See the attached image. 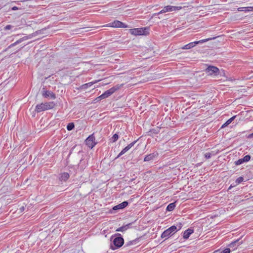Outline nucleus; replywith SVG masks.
Returning a JSON list of instances; mask_svg holds the SVG:
<instances>
[{
	"mask_svg": "<svg viewBox=\"0 0 253 253\" xmlns=\"http://www.w3.org/2000/svg\"><path fill=\"white\" fill-rule=\"evenodd\" d=\"M55 106V104L53 102L42 103L37 104L35 107V111L40 113L48 109L53 108Z\"/></svg>",
	"mask_w": 253,
	"mask_h": 253,
	"instance_id": "1",
	"label": "nucleus"
},
{
	"mask_svg": "<svg viewBox=\"0 0 253 253\" xmlns=\"http://www.w3.org/2000/svg\"><path fill=\"white\" fill-rule=\"evenodd\" d=\"M122 85V84H117L116 85L113 86V87L105 91L102 94L98 97L97 98L101 100L108 97L109 96L111 95L113 93H114L116 91L119 89L121 86Z\"/></svg>",
	"mask_w": 253,
	"mask_h": 253,
	"instance_id": "2",
	"label": "nucleus"
},
{
	"mask_svg": "<svg viewBox=\"0 0 253 253\" xmlns=\"http://www.w3.org/2000/svg\"><path fill=\"white\" fill-rule=\"evenodd\" d=\"M129 31L131 35L135 36L147 35L149 34V28L145 27L130 29Z\"/></svg>",
	"mask_w": 253,
	"mask_h": 253,
	"instance_id": "3",
	"label": "nucleus"
},
{
	"mask_svg": "<svg viewBox=\"0 0 253 253\" xmlns=\"http://www.w3.org/2000/svg\"><path fill=\"white\" fill-rule=\"evenodd\" d=\"M205 72L209 76H217L220 73L219 69L212 65H209L205 70Z\"/></svg>",
	"mask_w": 253,
	"mask_h": 253,
	"instance_id": "4",
	"label": "nucleus"
},
{
	"mask_svg": "<svg viewBox=\"0 0 253 253\" xmlns=\"http://www.w3.org/2000/svg\"><path fill=\"white\" fill-rule=\"evenodd\" d=\"M177 231L176 227L175 226H172L169 227V229L165 230L161 235V237L162 238H167L169 236H171L174 234Z\"/></svg>",
	"mask_w": 253,
	"mask_h": 253,
	"instance_id": "5",
	"label": "nucleus"
},
{
	"mask_svg": "<svg viewBox=\"0 0 253 253\" xmlns=\"http://www.w3.org/2000/svg\"><path fill=\"white\" fill-rule=\"evenodd\" d=\"M124 243V239L122 237H116L113 240V244L115 247L114 248L113 246H111V249L114 250L117 248H120L123 246Z\"/></svg>",
	"mask_w": 253,
	"mask_h": 253,
	"instance_id": "6",
	"label": "nucleus"
},
{
	"mask_svg": "<svg viewBox=\"0 0 253 253\" xmlns=\"http://www.w3.org/2000/svg\"><path fill=\"white\" fill-rule=\"evenodd\" d=\"M106 26L112 27L114 28H126L127 26L124 23L119 21L115 20L112 23H110L106 25Z\"/></svg>",
	"mask_w": 253,
	"mask_h": 253,
	"instance_id": "7",
	"label": "nucleus"
},
{
	"mask_svg": "<svg viewBox=\"0 0 253 253\" xmlns=\"http://www.w3.org/2000/svg\"><path fill=\"white\" fill-rule=\"evenodd\" d=\"M181 8L180 6H173L168 5L165 6L162 10L159 12V14H162L167 12L176 11L179 10Z\"/></svg>",
	"mask_w": 253,
	"mask_h": 253,
	"instance_id": "8",
	"label": "nucleus"
},
{
	"mask_svg": "<svg viewBox=\"0 0 253 253\" xmlns=\"http://www.w3.org/2000/svg\"><path fill=\"white\" fill-rule=\"evenodd\" d=\"M95 137L93 134L89 135L85 140L86 144L90 148H92L96 144L94 142Z\"/></svg>",
	"mask_w": 253,
	"mask_h": 253,
	"instance_id": "9",
	"label": "nucleus"
},
{
	"mask_svg": "<svg viewBox=\"0 0 253 253\" xmlns=\"http://www.w3.org/2000/svg\"><path fill=\"white\" fill-rule=\"evenodd\" d=\"M128 202L127 201H124L122 203L114 206L111 210L110 212L111 213L114 212V211H117L118 210H122L126 208L128 205Z\"/></svg>",
	"mask_w": 253,
	"mask_h": 253,
	"instance_id": "10",
	"label": "nucleus"
},
{
	"mask_svg": "<svg viewBox=\"0 0 253 253\" xmlns=\"http://www.w3.org/2000/svg\"><path fill=\"white\" fill-rule=\"evenodd\" d=\"M42 95L45 98H50L53 99L56 98L55 94L52 91L48 90H43L42 92Z\"/></svg>",
	"mask_w": 253,
	"mask_h": 253,
	"instance_id": "11",
	"label": "nucleus"
},
{
	"mask_svg": "<svg viewBox=\"0 0 253 253\" xmlns=\"http://www.w3.org/2000/svg\"><path fill=\"white\" fill-rule=\"evenodd\" d=\"M32 37H33V36L32 35H29V36H25V37H23L22 38H21L20 39L17 40L15 42L11 44L8 46V48H11L12 47H13L14 46H15V45H16L21 43L23 41L27 40L28 39H29L31 38Z\"/></svg>",
	"mask_w": 253,
	"mask_h": 253,
	"instance_id": "12",
	"label": "nucleus"
},
{
	"mask_svg": "<svg viewBox=\"0 0 253 253\" xmlns=\"http://www.w3.org/2000/svg\"><path fill=\"white\" fill-rule=\"evenodd\" d=\"M251 159V156L249 155H246L243 158L240 159L235 162V164L237 166L242 164L245 162H248Z\"/></svg>",
	"mask_w": 253,
	"mask_h": 253,
	"instance_id": "13",
	"label": "nucleus"
},
{
	"mask_svg": "<svg viewBox=\"0 0 253 253\" xmlns=\"http://www.w3.org/2000/svg\"><path fill=\"white\" fill-rule=\"evenodd\" d=\"M193 232L194 230L192 228H189L187 229L183 233V238L184 239H187L189 237L190 235L193 233Z\"/></svg>",
	"mask_w": 253,
	"mask_h": 253,
	"instance_id": "14",
	"label": "nucleus"
},
{
	"mask_svg": "<svg viewBox=\"0 0 253 253\" xmlns=\"http://www.w3.org/2000/svg\"><path fill=\"white\" fill-rule=\"evenodd\" d=\"M198 44V42L196 41L194 42H191L185 45L184 46L182 47L183 49H189L191 48L194 47L196 44Z\"/></svg>",
	"mask_w": 253,
	"mask_h": 253,
	"instance_id": "15",
	"label": "nucleus"
},
{
	"mask_svg": "<svg viewBox=\"0 0 253 253\" xmlns=\"http://www.w3.org/2000/svg\"><path fill=\"white\" fill-rule=\"evenodd\" d=\"M99 81V80H98V81H95L94 82H90V83H87V84H83L81 86L80 88L81 89H85L87 88H88V87L91 86L92 84L96 83Z\"/></svg>",
	"mask_w": 253,
	"mask_h": 253,
	"instance_id": "16",
	"label": "nucleus"
},
{
	"mask_svg": "<svg viewBox=\"0 0 253 253\" xmlns=\"http://www.w3.org/2000/svg\"><path fill=\"white\" fill-rule=\"evenodd\" d=\"M239 11H253V6L243 7L238 8Z\"/></svg>",
	"mask_w": 253,
	"mask_h": 253,
	"instance_id": "17",
	"label": "nucleus"
},
{
	"mask_svg": "<svg viewBox=\"0 0 253 253\" xmlns=\"http://www.w3.org/2000/svg\"><path fill=\"white\" fill-rule=\"evenodd\" d=\"M155 156V155L154 153H152V154L147 155L144 158V161L145 162H149L150 161H151L154 159Z\"/></svg>",
	"mask_w": 253,
	"mask_h": 253,
	"instance_id": "18",
	"label": "nucleus"
},
{
	"mask_svg": "<svg viewBox=\"0 0 253 253\" xmlns=\"http://www.w3.org/2000/svg\"><path fill=\"white\" fill-rule=\"evenodd\" d=\"M69 177V174L67 172H64L61 174V175L60 177V179L61 181H66Z\"/></svg>",
	"mask_w": 253,
	"mask_h": 253,
	"instance_id": "19",
	"label": "nucleus"
},
{
	"mask_svg": "<svg viewBox=\"0 0 253 253\" xmlns=\"http://www.w3.org/2000/svg\"><path fill=\"white\" fill-rule=\"evenodd\" d=\"M236 117V116H234L229 120H228L221 126V128L224 127L229 125Z\"/></svg>",
	"mask_w": 253,
	"mask_h": 253,
	"instance_id": "20",
	"label": "nucleus"
},
{
	"mask_svg": "<svg viewBox=\"0 0 253 253\" xmlns=\"http://www.w3.org/2000/svg\"><path fill=\"white\" fill-rule=\"evenodd\" d=\"M130 224H126L125 226H122L116 229V231L124 232L128 228Z\"/></svg>",
	"mask_w": 253,
	"mask_h": 253,
	"instance_id": "21",
	"label": "nucleus"
},
{
	"mask_svg": "<svg viewBox=\"0 0 253 253\" xmlns=\"http://www.w3.org/2000/svg\"><path fill=\"white\" fill-rule=\"evenodd\" d=\"M175 207V203H172L169 204L167 207V211H173Z\"/></svg>",
	"mask_w": 253,
	"mask_h": 253,
	"instance_id": "22",
	"label": "nucleus"
},
{
	"mask_svg": "<svg viewBox=\"0 0 253 253\" xmlns=\"http://www.w3.org/2000/svg\"><path fill=\"white\" fill-rule=\"evenodd\" d=\"M129 150V149L126 146L125 148H124L121 152L119 153L116 158H119L121 156L124 154L126 152Z\"/></svg>",
	"mask_w": 253,
	"mask_h": 253,
	"instance_id": "23",
	"label": "nucleus"
},
{
	"mask_svg": "<svg viewBox=\"0 0 253 253\" xmlns=\"http://www.w3.org/2000/svg\"><path fill=\"white\" fill-rule=\"evenodd\" d=\"M239 240H237L234 242H232L231 243H230L229 245V247L230 248H233V247H235L237 244V246H238L240 244V243H239Z\"/></svg>",
	"mask_w": 253,
	"mask_h": 253,
	"instance_id": "24",
	"label": "nucleus"
},
{
	"mask_svg": "<svg viewBox=\"0 0 253 253\" xmlns=\"http://www.w3.org/2000/svg\"><path fill=\"white\" fill-rule=\"evenodd\" d=\"M119 138V135L115 133L113 135V136L112 137V138L110 139L111 142L112 143H114L116 142Z\"/></svg>",
	"mask_w": 253,
	"mask_h": 253,
	"instance_id": "25",
	"label": "nucleus"
},
{
	"mask_svg": "<svg viewBox=\"0 0 253 253\" xmlns=\"http://www.w3.org/2000/svg\"><path fill=\"white\" fill-rule=\"evenodd\" d=\"M75 127L74 124L73 123H69L67 126V129L68 130H72Z\"/></svg>",
	"mask_w": 253,
	"mask_h": 253,
	"instance_id": "26",
	"label": "nucleus"
},
{
	"mask_svg": "<svg viewBox=\"0 0 253 253\" xmlns=\"http://www.w3.org/2000/svg\"><path fill=\"white\" fill-rule=\"evenodd\" d=\"M215 38H208V39H204V40H200V41H196V42H198V44L200 43H204V42H206L207 41H209L210 40H212V39H214Z\"/></svg>",
	"mask_w": 253,
	"mask_h": 253,
	"instance_id": "27",
	"label": "nucleus"
},
{
	"mask_svg": "<svg viewBox=\"0 0 253 253\" xmlns=\"http://www.w3.org/2000/svg\"><path fill=\"white\" fill-rule=\"evenodd\" d=\"M160 131V128H154V129H151L149 132L152 133V134H157Z\"/></svg>",
	"mask_w": 253,
	"mask_h": 253,
	"instance_id": "28",
	"label": "nucleus"
},
{
	"mask_svg": "<svg viewBox=\"0 0 253 253\" xmlns=\"http://www.w3.org/2000/svg\"><path fill=\"white\" fill-rule=\"evenodd\" d=\"M244 180V178L243 177L240 176L236 180V183L237 184H239L241 183Z\"/></svg>",
	"mask_w": 253,
	"mask_h": 253,
	"instance_id": "29",
	"label": "nucleus"
},
{
	"mask_svg": "<svg viewBox=\"0 0 253 253\" xmlns=\"http://www.w3.org/2000/svg\"><path fill=\"white\" fill-rule=\"evenodd\" d=\"M136 142V141H134L127 146V147L129 149V150L134 145Z\"/></svg>",
	"mask_w": 253,
	"mask_h": 253,
	"instance_id": "30",
	"label": "nucleus"
},
{
	"mask_svg": "<svg viewBox=\"0 0 253 253\" xmlns=\"http://www.w3.org/2000/svg\"><path fill=\"white\" fill-rule=\"evenodd\" d=\"M136 142V141H134L127 146V147L129 149V150L134 145Z\"/></svg>",
	"mask_w": 253,
	"mask_h": 253,
	"instance_id": "31",
	"label": "nucleus"
},
{
	"mask_svg": "<svg viewBox=\"0 0 253 253\" xmlns=\"http://www.w3.org/2000/svg\"><path fill=\"white\" fill-rule=\"evenodd\" d=\"M230 253V250L229 248L225 249L224 250H223L222 252H219V253Z\"/></svg>",
	"mask_w": 253,
	"mask_h": 253,
	"instance_id": "32",
	"label": "nucleus"
},
{
	"mask_svg": "<svg viewBox=\"0 0 253 253\" xmlns=\"http://www.w3.org/2000/svg\"><path fill=\"white\" fill-rule=\"evenodd\" d=\"M211 153H206L205 154V157L207 159H210L211 157Z\"/></svg>",
	"mask_w": 253,
	"mask_h": 253,
	"instance_id": "33",
	"label": "nucleus"
},
{
	"mask_svg": "<svg viewBox=\"0 0 253 253\" xmlns=\"http://www.w3.org/2000/svg\"><path fill=\"white\" fill-rule=\"evenodd\" d=\"M12 27L13 26L12 25H8L4 28V29L5 30H8L11 29Z\"/></svg>",
	"mask_w": 253,
	"mask_h": 253,
	"instance_id": "34",
	"label": "nucleus"
},
{
	"mask_svg": "<svg viewBox=\"0 0 253 253\" xmlns=\"http://www.w3.org/2000/svg\"><path fill=\"white\" fill-rule=\"evenodd\" d=\"M25 210V208L24 206H21V207H20V208L19 209V211L20 212H22L24 211Z\"/></svg>",
	"mask_w": 253,
	"mask_h": 253,
	"instance_id": "35",
	"label": "nucleus"
},
{
	"mask_svg": "<svg viewBox=\"0 0 253 253\" xmlns=\"http://www.w3.org/2000/svg\"><path fill=\"white\" fill-rule=\"evenodd\" d=\"M18 9H19V8H18L17 7H16V6H13V7H12L11 8V9H12V10H18Z\"/></svg>",
	"mask_w": 253,
	"mask_h": 253,
	"instance_id": "36",
	"label": "nucleus"
},
{
	"mask_svg": "<svg viewBox=\"0 0 253 253\" xmlns=\"http://www.w3.org/2000/svg\"><path fill=\"white\" fill-rule=\"evenodd\" d=\"M253 132L251 134H250L249 136H248V138H253Z\"/></svg>",
	"mask_w": 253,
	"mask_h": 253,
	"instance_id": "37",
	"label": "nucleus"
},
{
	"mask_svg": "<svg viewBox=\"0 0 253 253\" xmlns=\"http://www.w3.org/2000/svg\"><path fill=\"white\" fill-rule=\"evenodd\" d=\"M160 14H159V12L158 13H154L153 14V15H152V17H155V16H157V15H159Z\"/></svg>",
	"mask_w": 253,
	"mask_h": 253,
	"instance_id": "38",
	"label": "nucleus"
},
{
	"mask_svg": "<svg viewBox=\"0 0 253 253\" xmlns=\"http://www.w3.org/2000/svg\"><path fill=\"white\" fill-rule=\"evenodd\" d=\"M214 253H219V252H218V251H216V252H215Z\"/></svg>",
	"mask_w": 253,
	"mask_h": 253,
	"instance_id": "39",
	"label": "nucleus"
}]
</instances>
